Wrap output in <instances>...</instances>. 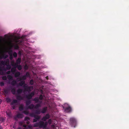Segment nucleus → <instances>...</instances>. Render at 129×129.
Returning a JSON list of instances; mask_svg holds the SVG:
<instances>
[{
	"mask_svg": "<svg viewBox=\"0 0 129 129\" xmlns=\"http://www.w3.org/2000/svg\"><path fill=\"white\" fill-rule=\"evenodd\" d=\"M47 125V122H44L43 121H40L39 122L35 123L34 124L33 127H39V128H42L45 129L46 128Z\"/></svg>",
	"mask_w": 129,
	"mask_h": 129,
	"instance_id": "obj_1",
	"label": "nucleus"
},
{
	"mask_svg": "<svg viewBox=\"0 0 129 129\" xmlns=\"http://www.w3.org/2000/svg\"><path fill=\"white\" fill-rule=\"evenodd\" d=\"M17 99L18 100H23L24 97H17ZM28 100H27L26 101V105L27 107L31 103V101L30 99H31L32 97H26Z\"/></svg>",
	"mask_w": 129,
	"mask_h": 129,
	"instance_id": "obj_2",
	"label": "nucleus"
},
{
	"mask_svg": "<svg viewBox=\"0 0 129 129\" xmlns=\"http://www.w3.org/2000/svg\"><path fill=\"white\" fill-rule=\"evenodd\" d=\"M70 123L72 126L75 127L77 123L76 120L73 117L71 118L70 119Z\"/></svg>",
	"mask_w": 129,
	"mask_h": 129,
	"instance_id": "obj_3",
	"label": "nucleus"
},
{
	"mask_svg": "<svg viewBox=\"0 0 129 129\" xmlns=\"http://www.w3.org/2000/svg\"><path fill=\"white\" fill-rule=\"evenodd\" d=\"M24 90V91H27L29 92L31 91L33 89L32 86H25V85H23Z\"/></svg>",
	"mask_w": 129,
	"mask_h": 129,
	"instance_id": "obj_4",
	"label": "nucleus"
},
{
	"mask_svg": "<svg viewBox=\"0 0 129 129\" xmlns=\"http://www.w3.org/2000/svg\"><path fill=\"white\" fill-rule=\"evenodd\" d=\"M7 70L6 68H5L4 67H2L0 66V74L1 75H4V73L3 71H6Z\"/></svg>",
	"mask_w": 129,
	"mask_h": 129,
	"instance_id": "obj_5",
	"label": "nucleus"
},
{
	"mask_svg": "<svg viewBox=\"0 0 129 129\" xmlns=\"http://www.w3.org/2000/svg\"><path fill=\"white\" fill-rule=\"evenodd\" d=\"M23 116L24 115L22 114L18 113L14 117V118L15 120H16L17 118H23Z\"/></svg>",
	"mask_w": 129,
	"mask_h": 129,
	"instance_id": "obj_6",
	"label": "nucleus"
},
{
	"mask_svg": "<svg viewBox=\"0 0 129 129\" xmlns=\"http://www.w3.org/2000/svg\"><path fill=\"white\" fill-rule=\"evenodd\" d=\"M63 108L65 110V111L67 112H71L72 111V108L69 106L66 108L63 107Z\"/></svg>",
	"mask_w": 129,
	"mask_h": 129,
	"instance_id": "obj_7",
	"label": "nucleus"
},
{
	"mask_svg": "<svg viewBox=\"0 0 129 129\" xmlns=\"http://www.w3.org/2000/svg\"><path fill=\"white\" fill-rule=\"evenodd\" d=\"M50 115L48 114H47L44 117H43L42 118L41 120L43 121H45L46 120L49 119L50 118Z\"/></svg>",
	"mask_w": 129,
	"mask_h": 129,
	"instance_id": "obj_8",
	"label": "nucleus"
},
{
	"mask_svg": "<svg viewBox=\"0 0 129 129\" xmlns=\"http://www.w3.org/2000/svg\"><path fill=\"white\" fill-rule=\"evenodd\" d=\"M35 119H34L33 122H36L38 120H39L40 118V116L36 115L34 117Z\"/></svg>",
	"mask_w": 129,
	"mask_h": 129,
	"instance_id": "obj_9",
	"label": "nucleus"
},
{
	"mask_svg": "<svg viewBox=\"0 0 129 129\" xmlns=\"http://www.w3.org/2000/svg\"><path fill=\"white\" fill-rule=\"evenodd\" d=\"M10 89L12 93L13 94H15L16 93V90L15 88H13L11 87L10 88Z\"/></svg>",
	"mask_w": 129,
	"mask_h": 129,
	"instance_id": "obj_10",
	"label": "nucleus"
},
{
	"mask_svg": "<svg viewBox=\"0 0 129 129\" xmlns=\"http://www.w3.org/2000/svg\"><path fill=\"white\" fill-rule=\"evenodd\" d=\"M11 72L13 74H15V73L16 71V69L15 67H13L11 69Z\"/></svg>",
	"mask_w": 129,
	"mask_h": 129,
	"instance_id": "obj_11",
	"label": "nucleus"
},
{
	"mask_svg": "<svg viewBox=\"0 0 129 129\" xmlns=\"http://www.w3.org/2000/svg\"><path fill=\"white\" fill-rule=\"evenodd\" d=\"M27 107V109H32L34 108V105L33 104H31L29 105H28Z\"/></svg>",
	"mask_w": 129,
	"mask_h": 129,
	"instance_id": "obj_12",
	"label": "nucleus"
},
{
	"mask_svg": "<svg viewBox=\"0 0 129 129\" xmlns=\"http://www.w3.org/2000/svg\"><path fill=\"white\" fill-rule=\"evenodd\" d=\"M17 93L18 94H21L23 91V90L19 88L17 90Z\"/></svg>",
	"mask_w": 129,
	"mask_h": 129,
	"instance_id": "obj_13",
	"label": "nucleus"
},
{
	"mask_svg": "<svg viewBox=\"0 0 129 129\" xmlns=\"http://www.w3.org/2000/svg\"><path fill=\"white\" fill-rule=\"evenodd\" d=\"M14 75L15 77L17 78L20 75V72H18L16 73L15 72Z\"/></svg>",
	"mask_w": 129,
	"mask_h": 129,
	"instance_id": "obj_14",
	"label": "nucleus"
},
{
	"mask_svg": "<svg viewBox=\"0 0 129 129\" xmlns=\"http://www.w3.org/2000/svg\"><path fill=\"white\" fill-rule=\"evenodd\" d=\"M37 97H35L34 100V101H35L36 103H41L42 102L39 100V99L37 98Z\"/></svg>",
	"mask_w": 129,
	"mask_h": 129,
	"instance_id": "obj_15",
	"label": "nucleus"
},
{
	"mask_svg": "<svg viewBox=\"0 0 129 129\" xmlns=\"http://www.w3.org/2000/svg\"><path fill=\"white\" fill-rule=\"evenodd\" d=\"M17 102L18 101L17 100L15 99L13 100L11 103L10 105H13L14 104H16L17 103Z\"/></svg>",
	"mask_w": 129,
	"mask_h": 129,
	"instance_id": "obj_16",
	"label": "nucleus"
},
{
	"mask_svg": "<svg viewBox=\"0 0 129 129\" xmlns=\"http://www.w3.org/2000/svg\"><path fill=\"white\" fill-rule=\"evenodd\" d=\"M47 110V107H44L43 108L41 112L42 113H45L46 112Z\"/></svg>",
	"mask_w": 129,
	"mask_h": 129,
	"instance_id": "obj_17",
	"label": "nucleus"
},
{
	"mask_svg": "<svg viewBox=\"0 0 129 129\" xmlns=\"http://www.w3.org/2000/svg\"><path fill=\"white\" fill-rule=\"evenodd\" d=\"M35 113L36 114L39 115L41 113V112L40 111V110H39V109H37L35 111Z\"/></svg>",
	"mask_w": 129,
	"mask_h": 129,
	"instance_id": "obj_18",
	"label": "nucleus"
},
{
	"mask_svg": "<svg viewBox=\"0 0 129 129\" xmlns=\"http://www.w3.org/2000/svg\"><path fill=\"white\" fill-rule=\"evenodd\" d=\"M21 62V58H18L16 61V63L18 64H20Z\"/></svg>",
	"mask_w": 129,
	"mask_h": 129,
	"instance_id": "obj_19",
	"label": "nucleus"
},
{
	"mask_svg": "<svg viewBox=\"0 0 129 129\" xmlns=\"http://www.w3.org/2000/svg\"><path fill=\"white\" fill-rule=\"evenodd\" d=\"M41 104L40 103H39L36 105L35 106H34V108L36 109H37L38 108L40 107L41 106Z\"/></svg>",
	"mask_w": 129,
	"mask_h": 129,
	"instance_id": "obj_20",
	"label": "nucleus"
},
{
	"mask_svg": "<svg viewBox=\"0 0 129 129\" xmlns=\"http://www.w3.org/2000/svg\"><path fill=\"white\" fill-rule=\"evenodd\" d=\"M25 84V82L24 81H20L19 83V85L22 86L24 84Z\"/></svg>",
	"mask_w": 129,
	"mask_h": 129,
	"instance_id": "obj_21",
	"label": "nucleus"
},
{
	"mask_svg": "<svg viewBox=\"0 0 129 129\" xmlns=\"http://www.w3.org/2000/svg\"><path fill=\"white\" fill-rule=\"evenodd\" d=\"M6 66H7L6 69L7 70H9L11 69V66L10 64L6 65Z\"/></svg>",
	"mask_w": 129,
	"mask_h": 129,
	"instance_id": "obj_22",
	"label": "nucleus"
},
{
	"mask_svg": "<svg viewBox=\"0 0 129 129\" xmlns=\"http://www.w3.org/2000/svg\"><path fill=\"white\" fill-rule=\"evenodd\" d=\"M5 65L7 64H9L10 63V61L9 59L7 58L6 59V61H5Z\"/></svg>",
	"mask_w": 129,
	"mask_h": 129,
	"instance_id": "obj_23",
	"label": "nucleus"
},
{
	"mask_svg": "<svg viewBox=\"0 0 129 129\" xmlns=\"http://www.w3.org/2000/svg\"><path fill=\"white\" fill-rule=\"evenodd\" d=\"M17 83V82L15 80H13L11 82V84L14 86Z\"/></svg>",
	"mask_w": 129,
	"mask_h": 129,
	"instance_id": "obj_24",
	"label": "nucleus"
},
{
	"mask_svg": "<svg viewBox=\"0 0 129 129\" xmlns=\"http://www.w3.org/2000/svg\"><path fill=\"white\" fill-rule=\"evenodd\" d=\"M7 77L8 79L10 80H13V77L12 76L10 75H8L7 76Z\"/></svg>",
	"mask_w": 129,
	"mask_h": 129,
	"instance_id": "obj_25",
	"label": "nucleus"
},
{
	"mask_svg": "<svg viewBox=\"0 0 129 129\" xmlns=\"http://www.w3.org/2000/svg\"><path fill=\"white\" fill-rule=\"evenodd\" d=\"M3 58V59H6L8 57V55L5 54H3L2 55Z\"/></svg>",
	"mask_w": 129,
	"mask_h": 129,
	"instance_id": "obj_26",
	"label": "nucleus"
},
{
	"mask_svg": "<svg viewBox=\"0 0 129 129\" xmlns=\"http://www.w3.org/2000/svg\"><path fill=\"white\" fill-rule=\"evenodd\" d=\"M19 109L20 111H22L24 109V107L23 105H21L19 107Z\"/></svg>",
	"mask_w": 129,
	"mask_h": 129,
	"instance_id": "obj_27",
	"label": "nucleus"
},
{
	"mask_svg": "<svg viewBox=\"0 0 129 129\" xmlns=\"http://www.w3.org/2000/svg\"><path fill=\"white\" fill-rule=\"evenodd\" d=\"M6 100L7 102L8 103L10 102L11 101V99L9 98V97H7Z\"/></svg>",
	"mask_w": 129,
	"mask_h": 129,
	"instance_id": "obj_28",
	"label": "nucleus"
},
{
	"mask_svg": "<svg viewBox=\"0 0 129 129\" xmlns=\"http://www.w3.org/2000/svg\"><path fill=\"white\" fill-rule=\"evenodd\" d=\"M0 63L1 64L3 65L4 66H5V61H4L3 60H2L0 61Z\"/></svg>",
	"mask_w": 129,
	"mask_h": 129,
	"instance_id": "obj_29",
	"label": "nucleus"
},
{
	"mask_svg": "<svg viewBox=\"0 0 129 129\" xmlns=\"http://www.w3.org/2000/svg\"><path fill=\"white\" fill-rule=\"evenodd\" d=\"M36 115H35V114L34 113H31L29 114L30 116L32 117H34Z\"/></svg>",
	"mask_w": 129,
	"mask_h": 129,
	"instance_id": "obj_30",
	"label": "nucleus"
},
{
	"mask_svg": "<svg viewBox=\"0 0 129 129\" xmlns=\"http://www.w3.org/2000/svg\"><path fill=\"white\" fill-rule=\"evenodd\" d=\"M26 76L25 75H24L22 77V79L20 78L19 79H20V80H21L22 79L23 80H25L26 79Z\"/></svg>",
	"mask_w": 129,
	"mask_h": 129,
	"instance_id": "obj_31",
	"label": "nucleus"
},
{
	"mask_svg": "<svg viewBox=\"0 0 129 129\" xmlns=\"http://www.w3.org/2000/svg\"><path fill=\"white\" fill-rule=\"evenodd\" d=\"M17 69L19 70H21L22 69V66L21 65H18Z\"/></svg>",
	"mask_w": 129,
	"mask_h": 129,
	"instance_id": "obj_32",
	"label": "nucleus"
},
{
	"mask_svg": "<svg viewBox=\"0 0 129 129\" xmlns=\"http://www.w3.org/2000/svg\"><path fill=\"white\" fill-rule=\"evenodd\" d=\"M8 53L9 55H13V52L12 50H11L8 52Z\"/></svg>",
	"mask_w": 129,
	"mask_h": 129,
	"instance_id": "obj_33",
	"label": "nucleus"
},
{
	"mask_svg": "<svg viewBox=\"0 0 129 129\" xmlns=\"http://www.w3.org/2000/svg\"><path fill=\"white\" fill-rule=\"evenodd\" d=\"M23 113L26 115H27L29 113V112L27 111H24Z\"/></svg>",
	"mask_w": 129,
	"mask_h": 129,
	"instance_id": "obj_34",
	"label": "nucleus"
},
{
	"mask_svg": "<svg viewBox=\"0 0 129 129\" xmlns=\"http://www.w3.org/2000/svg\"><path fill=\"white\" fill-rule=\"evenodd\" d=\"M30 119L29 118L27 117H25L24 118V120L25 121H28Z\"/></svg>",
	"mask_w": 129,
	"mask_h": 129,
	"instance_id": "obj_35",
	"label": "nucleus"
},
{
	"mask_svg": "<svg viewBox=\"0 0 129 129\" xmlns=\"http://www.w3.org/2000/svg\"><path fill=\"white\" fill-rule=\"evenodd\" d=\"M15 63L14 61H11V65L12 66L14 65Z\"/></svg>",
	"mask_w": 129,
	"mask_h": 129,
	"instance_id": "obj_36",
	"label": "nucleus"
},
{
	"mask_svg": "<svg viewBox=\"0 0 129 129\" xmlns=\"http://www.w3.org/2000/svg\"><path fill=\"white\" fill-rule=\"evenodd\" d=\"M2 79L3 80H6L7 79V77L6 76H3L2 77Z\"/></svg>",
	"mask_w": 129,
	"mask_h": 129,
	"instance_id": "obj_37",
	"label": "nucleus"
},
{
	"mask_svg": "<svg viewBox=\"0 0 129 129\" xmlns=\"http://www.w3.org/2000/svg\"><path fill=\"white\" fill-rule=\"evenodd\" d=\"M13 55L14 57H16L17 56V54L16 52H14L13 54Z\"/></svg>",
	"mask_w": 129,
	"mask_h": 129,
	"instance_id": "obj_38",
	"label": "nucleus"
},
{
	"mask_svg": "<svg viewBox=\"0 0 129 129\" xmlns=\"http://www.w3.org/2000/svg\"><path fill=\"white\" fill-rule=\"evenodd\" d=\"M47 122L49 124H51L52 122L51 119H49L48 121V122Z\"/></svg>",
	"mask_w": 129,
	"mask_h": 129,
	"instance_id": "obj_39",
	"label": "nucleus"
},
{
	"mask_svg": "<svg viewBox=\"0 0 129 129\" xmlns=\"http://www.w3.org/2000/svg\"><path fill=\"white\" fill-rule=\"evenodd\" d=\"M18 66V64L16 63L13 66V67H15L16 69V68H17Z\"/></svg>",
	"mask_w": 129,
	"mask_h": 129,
	"instance_id": "obj_40",
	"label": "nucleus"
},
{
	"mask_svg": "<svg viewBox=\"0 0 129 129\" xmlns=\"http://www.w3.org/2000/svg\"><path fill=\"white\" fill-rule=\"evenodd\" d=\"M34 95V92H32L30 94L29 96H26V97H33Z\"/></svg>",
	"mask_w": 129,
	"mask_h": 129,
	"instance_id": "obj_41",
	"label": "nucleus"
},
{
	"mask_svg": "<svg viewBox=\"0 0 129 129\" xmlns=\"http://www.w3.org/2000/svg\"><path fill=\"white\" fill-rule=\"evenodd\" d=\"M25 75L26 76V77H29V76H30L28 72H26Z\"/></svg>",
	"mask_w": 129,
	"mask_h": 129,
	"instance_id": "obj_42",
	"label": "nucleus"
},
{
	"mask_svg": "<svg viewBox=\"0 0 129 129\" xmlns=\"http://www.w3.org/2000/svg\"><path fill=\"white\" fill-rule=\"evenodd\" d=\"M6 113H7V115H8V116H11V113L10 112H6Z\"/></svg>",
	"mask_w": 129,
	"mask_h": 129,
	"instance_id": "obj_43",
	"label": "nucleus"
},
{
	"mask_svg": "<svg viewBox=\"0 0 129 129\" xmlns=\"http://www.w3.org/2000/svg\"><path fill=\"white\" fill-rule=\"evenodd\" d=\"M4 83L3 82H0V85L1 86H4Z\"/></svg>",
	"mask_w": 129,
	"mask_h": 129,
	"instance_id": "obj_44",
	"label": "nucleus"
},
{
	"mask_svg": "<svg viewBox=\"0 0 129 129\" xmlns=\"http://www.w3.org/2000/svg\"><path fill=\"white\" fill-rule=\"evenodd\" d=\"M30 84L32 85L33 84V80H30Z\"/></svg>",
	"mask_w": 129,
	"mask_h": 129,
	"instance_id": "obj_45",
	"label": "nucleus"
},
{
	"mask_svg": "<svg viewBox=\"0 0 129 129\" xmlns=\"http://www.w3.org/2000/svg\"><path fill=\"white\" fill-rule=\"evenodd\" d=\"M11 71H7L6 72V74H7L9 75V74L11 73Z\"/></svg>",
	"mask_w": 129,
	"mask_h": 129,
	"instance_id": "obj_46",
	"label": "nucleus"
},
{
	"mask_svg": "<svg viewBox=\"0 0 129 129\" xmlns=\"http://www.w3.org/2000/svg\"><path fill=\"white\" fill-rule=\"evenodd\" d=\"M9 58L11 60H12L13 58V55L10 56Z\"/></svg>",
	"mask_w": 129,
	"mask_h": 129,
	"instance_id": "obj_47",
	"label": "nucleus"
},
{
	"mask_svg": "<svg viewBox=\"0 0 129 129\" xmlns=\"http://www.w3.org/2000/svg\"><path fill=\"white\" fill-rule=\"evenodd\" d=\"M28 127L29 128H31L32 127V126L31 125H29L28 126Z\"/></svg>",
	"mask_w": 129,
	"mask_h": 129,
	"instance_id": "obj_48",
	"label": "nucleus"
},
{
	"mask_svg": "<svg viewBox=\"0 0 129 129\" xmlns=\"http://www.w3.org/2000/svg\"><path fill=\"white\" fill-rule=\"evenodd\" d=\"M13 106H12V108L13 109H14L15 108V106L14 105H12Z\"/></svg>",
	"mask_w": 129,
	"mask_h": 129,
	"instance_id": "obj_49",
	"label": "nucleus"
},
{
	"mask_svg": "<svg viewBox=\"0 0 129 129\" xmlns=\"http://www.w3.org/2000/svg\"><path fill=\"white\" fill-rule=\"evenodd\" d=\"M4 91V92H5V93H8V91L7 90H5Z\"/></svg>",
	"mask_w": 129,
	"mask_h": 129,
	"instance_id": "obj_50",
	"label": "nucleus"
},
{
	"mask_svg": "<svg viewBox=\"0 0 129 129\" xmlns=\"http://www.w3.org/2000/svg\"><path fill=\"white\" fill-rule=\"evenodd\" d=\"M2 58H3V57H2V55L1 56L0 55V60H1V59H2Z\"/></svg>",
	"mask_w": 129,
	"mask_h": 129,
	"instance_id": "obj_51",
	"label": "nucleus"
},
{
	"mask_svg": "<svg viewBox=\"0 0 129 129\" xmlns=\"http://www.w3.org/2000/svg\"><path fill=\"white\" fill-rule=\"evenodd\" d=\"M22 122H20L19 123V124L20 125H22Z\"/></svg>",
	"mask_w": 129,
	"mask_h": 129,
	"instance_id": "obj_52",
	"label": "nucleus"
},
{
	"mask_svg": "<svg viewBox=\"0 0 129 129\" xmlns=\"http://www.w3.org/2000/svg\"><path fill=\"white\" fill-rule=\"evenodd\" d=\"M23 126L24 127H26V125L25 124H24L23 125Z\"/></svg>",
	"mask_w": 129,
	"mask_h": 129,
	"instance_id": "obj_53",
	"label": "nucleus"
},
{
	"mask_svg": "<svg viewBox=\"0 0 129 129\" xmlns=\"http://www.w3.org/2000/svg\"><path fill=\"white\" fill-rule=\"evenodd\" d=\"M27 122H26V123L27 124H29L30 123V122L29 121H27Z\"/></svg>",
	"mask_w": 129,
	"mask_h": 129,
	"instance_id": "obj_54",
	"label": "nucleus"
},
{
	"mask_svg": "<svg viewBox=\"0 0 129 129\" xmlns=\"http://www.w3.org/2000/svg\"><path fill=\"white\" fill-rule=\"evenodd\" d=\"M39 99L41 100H42L43 99V97H39Z\"/></svg>",
	"mask_w": 129,
	"mask_h": 129,
	"instance_id": "obj_55",
	"label": "nucleus"
},
{
	"mask_svg": "<svg viewBox=\"0 0 129 129\" xmlns=\"http://www.w3.org/2000/svg\"><path fill=\"white\" fill-rule=\"evenodd\" d=\"M17 129H22L20 127H18Z\"/></svg>",
	"mask_w": 129,
	"mask_h": 129,
	"instance_id": "obj_56",
	"label": "nucleus"
},
{
	"mask_svg": "<svg viewBox=\"0 0 129 129\" xmlns=\"http://www.w3.org/2000/svg\"><path fill=\"white\" fill-rule=\"evenodd\" d=\"M46 79L47 80H48V76H46Z\"/></svg>",
	"mask_w": 129,
	"mask_h": 129,
	"instance_id": "obj_57",
	"label": "nucleus"
},
{
	"mask_svg": "<svg viewBox=\"0 0 129 129\" xmlns=\"http://www.w3.org/2000/svg\"><path fill=\"white\" fill-rule=\"evenodd\" d=\"M2 126L0 125V129H2Z\"/></svg>",
	"mask_w": 129,
	"mask_h": 129,
	"instance_id": "obj_58",
	"label": "nucleus"
},
{
	"mask_svg": "<svg viewBox=\"0 0 129 129\" xmlns=\"http://www.w3.org/2000/svg\"><path fill=\"white\" fill-rule=\"evenodd\" d=\"M2 101L1 100H0V104L2 103Z\"/></svg>",
	"mask_w": 129,
	"mask_h": 129,
	"instance_id": "obj_59",
	"label": "nucleus"
},
{
	"mask_svg": "<svg viewBox=\"0 0 129 129\" xmlns=\"http://www.w3.org/2000/svg\"><path fill=\"white\" fill-rule=\"evenodd\" d=\"M13 127L14 128H16V127L14 126H13Z\"/></svg>",
	"mask_w": 129,
	"mask_h": 129,
	"instance_id": "obj_60",
	"label": "nucleus"
},
{
	"mask_svg": "<svg viewBox=\"0 0 129 129\" xmlns=\"http://www.w3.org/2000/svg\"><path fill=\"white\" fill-rule=\"evenodd\" d=\"M39 97H43V96H42V95H41Z\"/></svg>",
	"mask_w": 129,
	"mask_h": 129,
	"instance_id": "obj_61",
	"label": "nucleus"
},
{
	"mask_svg": "<svg viewBox=\"0 0 129 129\" xmlns=\"http://www.w3.org/2000/svg\"><path fill=\"white\" fill-rule=\"evenodd\" d=\"M68 105V104H65V105H64V106H66V105L67 106Z\"/></svg>",
	"mask_w": 129,
	"mask_h": 129,
	"instance_id": "obj_62",
	"label": "nucleus"
},
{
	"mask_svg": "<svg viewBox=\"0 0 129 129\" xmlns=\"http://www.w3.org/2000/svg\"><path fill=\"white\" fill-rule=\"evenodd\" d=\"M16 97H21V96H17Z\"/></svg>",
	"mask_w": 129,
	"mask_h": 129,
	"instance_id": "obj_63",
	"label": "nucleus"
}]
</instances>
